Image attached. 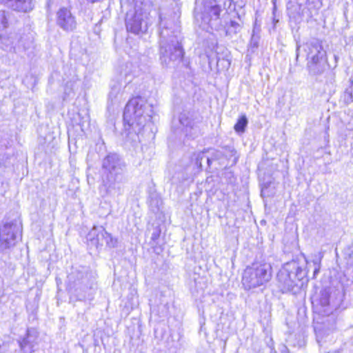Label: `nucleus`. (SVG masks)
I'll list each match as a JSON object with an SVG mask.
<instances>
[{"label":"nucleus","instance_id":"11","mask_svg":"<svg viewBox=\"0 0 353 353\" xmlns=\"http://www.w3.org/2000/svg\"><path fill=\"white\" fill-rule=\"evenodd\" d=\"M336 317L334 313L331 314H315L314 330L319 343L329 336L336 329Z\"/></svg>","mask_w":353,"mask_h":353},{"label":"nucleus","instance_id":"7","mask_svg":"<svg viewBox=\"0 0 353 353\" xmlns=\"http://www.w3.org/2000/svg\"><path fill=\"white\" fill-rule=\"evenodd\" d=\"M305 275V270L296 262L288 263L277 274L278 286L283 292L293 291Z\"/></svg>","mask_w":353,"mask_h":353},{"label":"nucleus","instance_id":"10","mask_svg":"<svg viewBox=\"0 0 353 353\" xmlns=\"http://www.w3.org/2000/svg\"><path fill=\"white\" fill-rule=\"evenodd\" d=\"M134 5V12H128L125 18V26L128 32L139 34L146 32L148 29V13L141 7L143 0H128Z\"/></svg>","mask_w":353,"mask_h":353},{"label":"nucleus","instance_id":"33","mask_svg":"<svg viewBox=\"0 0 353 353\" xmlns=\"http://www.w3.org/2000/svg\"><path fill=\"white\" fill-rule=\"evenodd\" d=\"M330 76H332V77H333V76H334V74H333V73H332V72H330Z\"/></svg>","mask_w":353,"mask_h":353},{"label":"nucleus","instance_id":"32","mask_svg":"<svg viewBox=\"0 0 353 353\" xmlns=\"http://www.w3.org/2000/svg\"><path fill=\"white\" fill-rule=\"evenodd\" d=\"M87 1L89 2H91V3H94V2L100 1L101 0H87Z\"/></svg>","mask_w":353,"mask_h":353},{"label":"nucleus","instance_id":"30","mask_svg":"<svg viewBox=\"0 0 353 353\" xmlns=\"http://www.w3.org/2000/svg\"><path fill=\"white\" fill-rule=\"evenodd\" d=\"M8 159V156L7 154H4L2 156L1 159H0V168H6L8 166L7 163V160Z\"/></svg>","mask_w":353,"mask_h":353},{"label":"nucleus","instance_id":"22","mask_svg":"<svg viewBox=\"0 0 353 353\" xmlns=\"http://www.w3.org/2000/svg\"><path fill=\"white\" fill-rule=\"evenodd\" d=\"M236 150L232 146H225L224 148L223 155L225 156L226 158L232 159V165H235L239 157L236 155Z\"/></svg>","mask_w":353,"mask_h":353},{"label":"nucleus","instance_id":"28","mask_svg":"<svg viewBox=\"0 0 353 353\" xmlns=\"http://www.w3.org/2000/svg\"><path fill=\"white\" fill-rule=\"evenodd\" d=\"M322 256H315L312 260L314 264V276H316L320 270L321 268V260Z\"/></svg>","mask_w":353,"mask_h":353},{"label":"nucleus","instance_id":"14","mask_svg":"<svg viewBox=\"0 0 353 353\" xmlns=\"http://www.w3.org/2000/svg\"><path fill=\"white\" fill-rule=\"evenodd\" d=\"M56 22L59 28L66 32H72L77 27L74 16L66 8H61L58 10Z\"/></svg>","mask_w":353,"mask_h":353},{"label":"nucleus","instance_id":"13","mask_svg":"<svg viewBox=\"0 0 353 353\" xmlns=\"http://www.w3.org/2000/svg\"><path fill=\"white\" fill-rule=\"evenodd\" d=\"M87 240L97 248L103 246L104 243L110 248H115L117 244V239L113 238L102 226H94L88 232Z\"/></svg>","mask_w":353,"mask_h":353},{"label":"nucleus","instance_id":"26","mask_svg":"<svg viewBox=\"0 0 353 353\" xmlns=\"http://www.w3.org/2000/svg\"><path fill=\"white\" fill-rule=\"evenodd\" d=\"M121 91V85L115 83L111 86V90L109 93V97L111 99H116Z\"/></svg>","mask_w":353,"mask_h":353},{"label":"nucleus","instance_id":"29","mask_svg":"<svg viewBox=\"0 0 353 353\" xmlns=\"http://www.w3.org/2000/svg\"><path fill=\"white\" fill-rule=\"evenodd\" d=\"M161 233V230L159 227H155L153 230V232L151 234V240L154 243H157V241L159 239Z\"/></svg>","mask_w":353,"mask_h":353},{"label":"nucleus","instance_id":"31","mask_svg":"<svg viewBox=\"0 0 353 353\" xmlns=\"http://www.w3.org/2000/svg\"><path fill=\"white\" fill-rule=\"evenodd\" d=\"M225 174H227L230 179L234 178L233 174L232 172H228L225 173ZM230 182H232V179H230Z\"/></svg>","mask_w":353,"mask_h":353},{"label":"nucleus","instance_id":"18","mask_svg":"<svg viewBox=\"0 0 353 353\" xmlns=\"http://www.w3.org/2000/svg\"><path fill=\"white\" fill-rule=\"evenodd\" d=\"M329 65L327 59H308L307 63V69L309 74L312 77H318L323 74L328 70Z\"/></svg>","mask_w":353,"mask_h":353},{"label":"nucleus","instance_id":"5","mask_svg":"<svg viewBox=\"0 0 353 353\" xmlns=\"http://www.w3.org/2000/svg\"><path fill=\"white\" fill-rule=\"evenodd\" d=\"M272 278V267L268 263H254L245 268L242 284L247 290L263 285Z\"/></svg>","mask_w":353,"mask_h":353},{"label":"nucleus","instance_id":"19","mask_svg":"<svg viewBox=\"0 0 353 353\" xmlns=\"http://www.w3.org/2000/svg\"><path fill=\"white\" fill-rule=\"evenodd\" d=\"M5 5L17 12H28L31 11L34 6V0H3Z\"/></svg>","mask_w":353,"mask_h":353},{"label":"nucleus","instance_id":"20","mask_svg":"<svg viewBox=\"0 0 353 353\" xmlns=\"http://www.w3.org/2000/svg\"><path fill=\"white\" fill-rule=\"evenodd\" d=\"M248 121L246 116L245 114L241 116L234 126L235 132L238 134L243 133L245 132V128L248 125Z\"/></svg>","mask_w":353,"mask_h":353},{"label":"nucleus","instance_id":"27","mask_svg":"<svg viewBox=\"0 0 353 353\" xmlns=\"http://www.w3.org/2000/svg\"><path fill=\"white\" fill-rule=\"evenodd\" d=\"M201 159H205L207 162V155L205 152H200L196 154L195 157V164L199 168H202Z\"/></svg>","mask_w":353,"mask_h":353},{"label":"nucleus","instance_id":"2","mask_svg":"<svg viewBox=\"0 0 353 353\" xmlns=\"http://www.w3.org/2000/svg\"><path fill=\"white\" fill-rule=\"evenodd\" d=\"M127 171L126 162L116 152H110L102 159L101 185L107 194H121L122 185L127 181Z\"/></svg>","mask_w":353,"mask_h":353},{"label":"nucleus","instance_id":"17","mask_svg":"<svg viewBox=\"0 0 353 353\" xmlns=\"http://www.w3.org/2000/svg\"><path fill=\"white\" fill-rule=\"evenodd\" d=\"M180 124L185 128L186 136L194 138L196 136L197 129L194 125L193 114L190 111L182 112L179 117Z\"/></svg>","mask_w":353,"mask_h":353},{"label":"nucleus","instance_id":"12","mask_svg":"<svg viewBox=\"0 0 353 353\" xmlns=\"http://www.w3.org/2000/svg\"><path fill=\"white\" fill-rule=\"evenodd\" d=\"M221 6L216 0H196L195 12L200 14L201 20L208 24L219 18Z\"/></svg>","mask_w":353,"mask_h":353},{"label":"nucleus","instance_id":"25","mask_svg":"<svg viewBox=\"0 0 353 353\" xmlns=\"http://www.w3.org/2000/svg\"><path fill=\"white\" fill-rule=\"evenodd\" d=\"M344 100L347 103L353 102V80L351 81L350 87L345 91Z\"/></svg>","mask_w":353,"mask_h":353},{"label":"nucleus","instance_id":"34","mask_svg":"<svg viewBox=\"0 0 353 353\" xmlns=\"http://www.w3.org/2000/svg\"><path fill=\"white\" fill-rule=\"evenodd\" d=\"M173 1L176 3L179 0H173Z\"/></svg>","mask_w":353,"mask_h":353},{"label":"nucleus","instance_id":"15","mask_svg":"<svg viewBox=\"0 0 353 353\" xmlns=\"http://www.w3.org/2000/svg\"><path fill=\"white\" fill-rule=\"evenodd\" d=\"M307 60L327 59L326 51L323 49L322 41L318 39H312L306 44Z\"/></svg>","mask_w":353,"mask_h":353},{"label":"nucleus","instance_id":"23","mask_svg":"<svg viewBox=\"0 0 353 353\" xmlns=\"http://www.w3.org/2000/svg\"><path fill=\"white\" fill-rule=\"evenodd\" d=\"M241 26L239 23L231 20L225 31L226 35L232 36L233 34H236L241 30Z\"/></svg>","mask_w":353,"mask_h":353},{"label":"nucleus","instance_id":"6","mask_svg":"<svg viewBox=\"0 0 353 353\" xmlns=\"http://www.w3.org/2000/svg\"><path fill=\"white\" fill-rule=\"evenodd\" d=\"M341 303V294L339 292L332 293L330 288H324L312 297L315 314H331L340 307Z\"/></svg>","mask_w":353,"mask_h":353},{"label":"nucleus","instance_id":"4","mask_svg":"<svg viewBox=\"0 0 353 353\" xmlns=\"http://www.w3.org/2000/svg\"><path fill=\"white\" fill-rule=\"evenodd\" d=\"M153 114V107L147 103L142 97L137 96L131 99L126 104L123 111V121L125 125L132 126L137 124L144 126L150 121Z\"/></svg>","mask_w":353,"mask_h":353},{"label":"nucleus","instance_id":"1","mask_svg":"<svg viewBox=\"0 0 353 353\" xmlns=\"http://www.w3.org/2000/svg\"><path fill=\"white\" fill-rule=\"evenodd\" d=\"M179 10L172 14H159V59L162 65L171 66L179 63L184 55Z\"/></svg>","mask_w":353,"mask_h":353},{"label":"nucleus","instance_id":"16","mask_svg":"<svg viewBox=\"0 0 353 353\" xmlns=\"http://www.w3.org/2000/svg\"><path fill=\"white\" fill-rule=\"evenodd\" d=\"M38 333L34 329H28L26 336L20 341L19 351L33 353L37 345Z\"/></svg>","mask_w":353,"mask_h":353},{"label":"nucleus","instance_id":"3","mask_svg":"<svg viewBox=\"0 0 353 353\" xmlns=\"http://www.w3.org/2000/svg\"><path fill=\"white\" fill-rule=\"evenodd\" d=\"M68 288L77 301H92L95 293L96 277L86 266L72 267L68 276Z\"/></svg>","mask_w":353,"mask_h":353},{"label":"nucleus","instance_id":"21","mask_svg":"<svg viewBox=\"0 0 353 353\" xmlns=\"http://www.w3.org/2000/svg\"><path fill=\"white\" fill-rule=\"evenodd\" d=\"M132 63H126L125 65V68L122 69L121 71V76L124 78V80L126 83H130L132 80Z\"/></svg>","mask_w":353,"mask_h":353},{"label":"nucleus","instance_id":"8","mask_svg":"<svg viewBox=\"0 0 353 353\" xmlns=\"http://www.w3.org/2000/svg\"><path fill=\"white\" fill-rule=\"evenodd\" d=\"M25 28L18 29L10 32L7 37L1 38V48L14 53H21L31 47L33 42L32 34Z\"/></svg>","mask_w":353,"mask_h":353},{"label":"nucleus","instance_id":"24","mask_svg":"<svg viewBox=\"0 0 353 353\" xmlns=\"http://www.w3.org/2000/svg\"><path fill=\"white\" fill-rule=\"evenodd\" d=\"M223 156V152L219 150H213L210 156L207 155V163L208 167H210L211 163L213 161L220 159Z\"/></svg>","mask_w":353,"mask_h":353},{"label":"nucleus","instance_id":"9","mask_svg":"<svg viewBox=\"0 0 353 353\" xmlns=\"http://www.w3.org/2000/svg\"><path fill=\"white\" fill-rule=\"evenodd\" d=\"M22 224L17 216L0 226V252L6 253L21 238Z\"/></svg>","mask_w":353,"mask_h":353}]
</instances>
